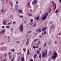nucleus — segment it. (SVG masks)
Here are the masks:
<instances>
[{
  "label": "nucleus",
  "instance_id": "47",
  "mask_svg": "<svg viewBox=\"0 0 61 61\" xmlns=\"http://www.w3.org/2000/svg\"><path fill=\"white\" fill-rule=\"evenodd\" d=\"M20 54H21V52H19V53L18 54V55H20Z\"/></svg>",
  "mask_w": 61,
  "mask_h": 61
},
{
  "label": "nucleus",
  "instance_id": "61",
  "mask_svg": "<svg viewBox=\"0 0 61 61\" xmlns=\"http://www.w3.org/2000/svg\"><path fill=\"white\" fill-rule=\"evenodd\" d=\"M43 35H44V33H42L41 35L42 36H43Z\"/></svg>",
  "mask_w": 61,
  "mask_h": 61
},
{
  "label": "nucleus",
  "instance_id": "49",
  "mask_svg": "<svg viewBox=\"0 0 61 61\" xmlns=\"http://www.w3.org/2000/svg\"><path fill=\"white\" fill-rule=\"evenodd\" d=\"M30 12H32V10L31 9H30Z\"/></svg>",
  "mask_w": 61,
  "mask_h": 61
},
{
  "label": "nucleus",
  "instance_id": "46",
  "mask_svg": "<svg viewBox=\"0 0 61 61\" xmlns=\"http://www.w3.org/2000/svg\"><path fill=\"white\" fill-rule=\"evenodd\" d=\"M36 31L37 32H39V30H36Z\"/></svg>",
  "mask_w": 61,
  "mask_h": 61
},
{
  "label": "nucleus",
  "instance_id": "23",
  "mask_svg": "<svg viewBox=\"0 0 61 61\" xmlns=\"http://www.w3.org/2000/svg\"><path fill=\"white\" fill-rule=\"evenodd\" d=\"M37 39H38L37 38V39H36L34 41V42H36V40H37Z\"/></svg>",
  "mask_w": 61,
  "mask_h": 61
},
{
  "label": "nucleus",
  "instance_id": "29",
  "mask_svg": "<svg viewBox=\"0 0 61 61\" xmlns=\"http://www.w3.org/2000/svg\"><path fill=\"white\" fill-rule=\"evenodd\" d=\"M28 53L27 54H30V52H29V50H28Z\"/></svg>",
  "mask_w": 61,
  "mask_h": 61
},
{
  "label": "nucleus",
  "instance_id": "37",
  "mask_svg": "<svg viewBox=\"0 0 61 61\" xmlns=\"http://www.w3.org/2000/svg\"><path fill=\"white\" fill-rule=\"evenodd\" d=\"M11 54V53L10 52L8 53V54L9 55H10Z\"/></svg>",
  "mask_w": 61,
  "mask_h": 61
},
{
  "label": "nucleus",
  "instance_id": "50",
  "mask_svg": "<svg viewBox=\"0 0 61 61\" xmlns=\"http://www.w3.org/2000/svg\"><path fill=\"white\" fill-rule=\"evenodd\" d=\"M23 51H24L25 52V50L24 49H23Z\"/></svg>",
  "mask_w": 61,
  "mask_h": 61
},
{
  "label": "nucleus",
  "instance_id": "26",
  "mask_svg": "<svg viewBox=\"0 0 61 61\" xmlns=\"http://www.w3.org/2000/svg\"><path fill=\"white\" fill-rule=\"evenodd\" d=\"M15 59V57H13V58L12 59H11V61H14V59Z\"/></svg>",
  "mask_w": 61,
  "mask_h": 61
},
{
  "label": "nucleus",
  "instance_id": "60",
  "mask_svg": "<svg viewBox=\"0 0 61 61\" xmlns=\"http://www.w3.org/2000/svg\"><path fill=\"white\" fill-rule=\"evenodd\" d=\"M56 5H55V8H56Z\"/></svg>",
  "mask_w": 61,
  "mask_h": 61
},
{
  "label": "nucleus",
  "instance_id": "13",
  "mask_svg": "<svg viewBox=\"0 0 61 61\" xmlns=\"http://www.w3.org/2000/svg\"><path fill=\"white\" fill-rule=\"evenodd\" d=\"M21 60L22 61H24L25 60V59H24V58L22 57L21 59Z\"/></svg>",
  "mask_w": 61,
  "mask_h": 61
},
{
  "label": "nucleus",
  "instance_id": "21",
  "mask_svg": "<svg viewBox=\"0 0 61 61\" xmlns=\"http://www.w3.org/2000/svg\"><path fill=\"white\" fill-rule=\"evenodd\" d=\"M10 5H11L12 6H13V3H12V1H10Z\"/></svg>",
  "mask_w": 61,
  "mask_h": 61
},
{
  "label": "nucleus",
  "instance_id": "12",
  "mask_svg": "<svg viewBox=\"0 0 61 61\" xmlns=\"http://www.w3.org/2000/svg\"><path fill=\"white\" fill-rule=\"evenodd\" d=\"M27 6L28 7H29L30 5V3L29 2H28L27 4Z\"/></svg>",
  "mask_w": 61,
  "mask_h": 61
},
{
  "label": "nucleus",
  "instance_id": "44",
  "mask_svg": "<svg viewBox=\"0 0 61 61\" xmlns=\"http://www.w3.org/2000/svg\"><path fill=\"white\" fill-rule=\"evenodd\" d=\"M33 61V59H31L30 60V61Z\"/></svg>",
  "mask_w": 61,
  "mask_h": 61
},
{
  "label": "nucleus",
  "instance_id": "19",
  "mask_svg": "<svg viewBox=\"0 0 61 61\" xmlns=\"http://www.w3.org/2000/svg\"><path fill=\"white\" fill-rule=\"evenodd\" d=\"M41 54H40L39 57V58H40V59H41Z\"/></svg>",
  "mask_w": 61,
  "mask_h": 61
},
{
  "label": "nucleus",
  "instance_id": "55",
  "mask_svg": "<svg viewBox=\"0 0 61 61\" xmlns=\"http://www.w3.org/2000/svg\"><path fill=\"white\" fill-rule=\"evenodd\" d=\"M49 54H51V51H49Z\"/></svg>",
  "mask_w": 61,
  "mask_h": 61
},
{
  "label": "nucleus",
  "instance_id": "45",
  "mask_svg": "<svg viewBox=\"0 0 61 61\" xmlns=\"http://www.w3.org/2000/svg\"><path fill=\"white\" fill-rule=\"evenodd\" d=\"M15 7H18V5H16L15 6Z\"/></svg>",
  "mask_w": 61,
  "mask_h": 61
},
{
  "label": "nucleus",
  "instance_id": "1",
  "mask_svg": "<svg viewBox=\"0 0 61 61\" xmlns=\"http://www.w3.org/2000/svg\"><path fill=\"white\" fill-rule=\"evenodd\" d=\"M48 15V13H46V14H45L44 15V17H42L41 18V19H43V20H45L46 18H47V15Z\"/></svg>",
  "mask_w": 61,
  "mask_h": 61
},
{
  "label": "nucleus",
  "instance_id": "38",
  "mask_svg": "<svg viewBox=\"0 0 61 61\" xmlns=\"http://www.w3.org/2000/svg\"><path fill=\"white\" fill-rule=\"evenodd\" d=\"M2 28H5V26H2Z\"/></svg>",
  "mask_w": 61,
  "mask_h": 61
},
{
  "label": "nucleus",
  "instance_id": "17",
  "mask_svg": "<svg viewBox=\"0 0 61 61\" xmlns=\"http://www.w3.org/2000/svg\"><path fill=\"white\" fill-rule=\"evenodd\" d=\"M46 31H44V35H46Z\"/></svg>",
  "mask_w": 61,
  "mask_h": 61
},
{
  "label": "nucleus",
  "instance_id": "40",
  "mask_svg": "<svg viewBox=\"0 0 61 61\" xmlns=\"http://www.w3.org/2000/svg\"><path fill=\"white\" fill-rule=\"evenodd\" d=\"M4 47H5V50H6V49H7V48H6V47L5 46Z\"/></svg>",
  "mask_w": 61,
  "mask_h": 61
},
{
  "label": "nucleus",
  "instance_id": "15",
  "mask_svg": "<svg viewBox=\"0 0 61 61\" xmlns=\"http://www.w3.org/2000/svg\"><path fill=\"white\" fill-rule=\"evenodd\" d=\"M59 12V11H58V10H56L55 11V13H56V14H57V13H58Z\"/></svg>",
  "mask_w": 61,
  "mask_h": 61
},
{
  "label": "nucleus",
  "instance_id": "32",
  "mask_svg": "<svg viewBox=\"0 0 61 61\" xmlns=\"http://www.w3.org/2000/svg\"><path fill=\"white\" fill-rule=\"evenodd\" d=\"M29 40L28 39L27 40V42H29Z\"/></svg>",
  "mask_w": 61,
  "mask_h": 61
},
{
  "label": "nucleus",
  "instance_id": "48",
  "mask_svg": "<svg viewBox=\"0 0 61 61\" xmlns=\"http://www.w3.org/2000/svg\"><path fill=\"white\" fill-rule=\"evenodd\" d=\"M20 17H22V18H23L24 17H23V16H20Z\"/></svg>",
  "mask_w": 61,
  "mask_h": 61
},
{
  "label": "nucleus",
  "instance_id": "22",
  "mask_svg": "<svg viewBox=\"0 0 61 61\" xmlns=\"http://www.w3.org/2000/svg\"><path fill=\"white\" fill-rule=\"evenodd\" d=\"M37 54H39L40 53V51H38L37 52Z\"/></svg>",
  "mask_w": 61,
  "mask_h": 61
},
{
  "label": "nucleus",
  "instance_id": "11",
  "mask_svg": "<svg viewBox=\"0 0 61 61\" xmlns=\"http://www.w3.org/2000/svg\"><path fill=\"white\" fill-rule=\"evenodd\" d=\"M54 27L55 26L54 25H52L51 26L50 28H51V29H52L53 28H54Z\"/></svg>",
  "mask_w": 61,
  "mask_h": 61
},
{
  "label": "nucleus",
  "instance_id": "9",
  "mask_svg": "<svg viewBox=\"0 0 61 61\" xmlns=\"http://www.w3.org/2000/svg\"><path fill=\"white\" fill-rule=\"evenodd\" d=\"M3 25H7L6 23V21H5V20H3Z\"/></svg>",
  "mask_w": 61,
  "mask_h": 61
},
{
  "label": "nucleus",
  "instance_id": "7",
  "mask_svg": "<svg viewBox=\"0 0 61 61\" xmlns=\"http://www.w3.org/2000/svg\"><path fill=\"white\" fill-rule=\"evenodd\" d=\"M18 12L19 14L22 13V10H18Z\"/></svg>",
  "mask_w": 61,
  "mask_h": 61
},
{
  "label": "nucleus",
  "instance_id": "59",
  "mask_svg": "<svg viewBox=\"0 0 61 61\" xmlns=\"http://www.w3.org/2000/svg\"><path fill=\"white\" fill-rule=\"evenodd\" d=\"M38 46H36V48H38Z\"/></svg>",
  "mask_w": 61,
  "mask_h": 61
},
{
  "label": "nucleus",
  "instance_id": "4",
  "mask_svg": "<svg viewBox=\"0 0 61 61\" xmlns=\"http://www.w3.org/2000/svg\"><path fill=\"white\" fill-rule=\"evenodd\" d=\"M57 56V53L56 52H55L53 54V56H52V58L53 59H54Z\"/></svg>",
  "mask_w": 61,
  "mask_h": 61
},
{
  "label": "nucleus",
  "instance_id": "62",
  "mask_svg": "<svg viewBox=\"0 0 61 61\" xmlns=\"http://www.w3.org/2000/svg\"><path fill=\"white\" fill-rule=\"evenodd\" d=\"M11 30L12 31H13V29L12 28V29H11Z\"/></svg>",
  "mask_w": 61,
  "mask_h": 61
},
{
  "label": "nucleus",
  "instance_id": "14",
  "mask_svg": "<svg viewBox=\"0 0 61 61\" xmlns=\"http://www.w3.org/2000/svg\"><path fill=\"white\" fill-rule=\"evenodd\" d=\"M37 56V54H35L34 55V58H36Z\"/></svg>",
  "mask_w": 61,
  "mask_h": 61
},
{
  "label": "nucleus",
  "instance_id": "52",
  "mask_svg": "<svg viewBox=\"0 0 61 61\" xmlns=\"http://www.w3.org/2000/svg\"><path fill=\"white\" fill-rule=\"evenodd\" d=\"M19 41H17V42H16V43H19Z\"/></svg>",
  "mask_w": 61,
  "mask_h": 61
},
{
  "label": "nucleus",
  "instance_id": "35",
  "mask_svg": "<svg viewBox=\"0 0 61 61\" xmlns=\"http://www.w3.org/2000/svg\"><path fill=\"white\" fill-rule=\"evenodd\" d=\"M28 44H29L28 42H27L26 43V44L27 45H28Z\"/></svg>",
  "mask_w": 61,
  "mask_h": 61
},
{
  "label": "nucleus",
  "instance_id": "31",
  "mask_svg": "<svg viewBox=\"0 0 61 61\" xmlns=\"http://www.w3.org/2000/svg\"><path fill=\"white\" fill-rule=\"evenodd\" d=\"M18 16L19 17H20L21 16H20V15L18 14Z\"/></svg>",
  "mask_w": 61,
  "mask_h": 61
},
{
  "label": "nucleus",
  "instance_id": "36",
  "mask_svg": "<svg viewBox=\"0 0 61 61\" xmlns=\"http://www.w3.org/2000/svg\"><path fill=\"white\" fill-rule=\"evenodd\" d=\"M46 46V43H45V44H44V47H45V46Z\"/></svg>",
  "mask_w": 61,
  "mask_h": 61
},
{
  "label": "nucleus",
  "instance_id": "33",
  "mask_svg": "<svg viewBox=\"0 0 61 61\" xmlns=\"http://www.w3.org/2000/svg\"><path fill=\"white\" fill-rule=\"evenodd\" d=\"M33 21V19H31L30 20V22L31 23H32Z\"/></svg>",
  "mask_w": 61,
  "mask_h": 61
},
{
  "label": "nucleus",
  "instance_id": "28",
  "mask_svg": "<svg viewBox=\"0 0 61 61\" xmlns=\"http://www.w3.org/2000/svg\"><path fill=\"white\" fill-rule=\"evenodd\" d=\"M9 26H6V28H9Z\"/></svg>",
  "mask_w": 61,
  "mask_h": 61
},
{
  "label": "nucleus",
  "instance_id": "25",
  "mask_svg": "<svg viewBox=\"0 0 61 61\" xmlns=\"http://www.w3.org/2000/svg\"><path fill=\"white\" fill-rule=\"evenodd\" d=\"M28 15L29 16H31V15H32V14H28Z\"/></svg>",
  "mask_w": 61,
  "mask_h": 61
},
{
  "label": "nucleus",
  "instance_id": "6",
  "mask_svg": "<svg viewBox=\"0 0 61 61\" xmlns=\"http://www.w3.org/2000/svg\"><path fill=\"white\" fill-rule=\"evenodd\" d=\"M5 32V30H3L2 29L0 31V34H4Z\"/></svg>",
  "mask_w": 61,
  "mask_h": 61
},
{
  "label": "nucleus",
  "instance_id": "58",
  "mask_svg": "<svg viewBox=\"0 0 61 61\" xmlns=\"http://www.w3.org/2000/svg\"><path fill=\"white\" fill-rule=\"evenodd\" d=\"M59 1H60L61 3V0H59Z\"/></svg>",
  "mask_w": 61,
  "mask_h": 61
},
{
  "label": "nucleus",
  "instance_id": "64",
  "mask_svg": "<svg viewBox=\"0 0 61 61\" xmlns=\"http://www.w3.org/2000/svg\"><path fill=\"white\" fill-rule=\"evenodd\" d=\"M57 43V42H56V41H55V44H56Z\"/></svg>",
  "mask_w": 61,
  "mask_h": 61
},
{
  "label": "nucleus",
  "instance_id": "27",
  "mask_svg": "<svg viewBox=\"0 0 61 61\" xmlns=\"http://www.w3.org/2000/svg\"><path fill=\"white\" fill-rule=\"evenodd\" d=\"M4 56H5V57H6V56H7V54H5L4 55Z\"/></svg>",
  "mask_w": 61,
  "mask_h": 61
},
{
  "label": "nucleus",
  "instance_id": "63",
  "mask_svg": "<svg viewBox=\"0 0 61 61\" xmlns=\"http://www.w3.org/2000/svg\"><path fill=\"white\" fill-rule=\"evenodd\" d=\"M39 36L40 37H42V36L41 35H40Z\"/></svg>",
  "mask_w": 61,
  "mask_h": 61
},
{
  "label": "nucleus",
  "instance_id": "3",
  "mask_svg": "<svg viewBox=\"0 0 61 61\" xmlns=\"http://www.w3.org/2000/svg\"><path fill=\"white\" fill-rule=\"evenodd\" d=\"M20 31L22 32L23 31V25H21L20 26Z\"/></svg>",
  "mask_w": 61,
  "mask_h": 61
},
{
  "label": "nucleus",
  "instance_id": "54",
  "mask_svg": "<svg viewBox=\"0 0 61 61\" xmlns=\"http://www.w3.org/2000/svg\"><path fill=\"white\" fill-rule=\"evenodd\" d=\"M16 4H18V2L17 1L16 2Z\"/></svg>",
  "mask_w": 61,
  "mask_h": 61
},
{
  "label": "nucleus",
  "instance_id": "5",
  "mask_svg": "<svg viewBox=\"0 0 61 61\" xmlns=\"http://www.w3.org/2000/svg\"><path fill=\"white\" fill-rule=\"evenodd\" d=\"M37 2V0H35L34 1H33L32 2L33 5H34V4H36Z\"/></svg>",
  "mask_w": 61,
  "mask_h": 61
},
{
  "label": "nucleus",
  "instance_id": "57",
  "mask_svg": "<svg viewBox=\"0 0 61 61\" xmlns=\"http://www.w3.org/2000/svg\"><path fill=\"white\" fill-rule=\"evenodd\" d=\"M30 25H33V23H30Z\"/></svg>",
  "mask_w": 61,
  "mask_h": 61
},
{
  "label": "nucleus",
  "instance_id": "34",
  "mask_svg": "<svg viewBox=\"0 0 61 61\" xmlns=\"http://www.w3.org/2000/svg\"><path fill=\"white\" fill-rule=\"evenodd\" d=\"M10 24H11V22H10L9 23H8V24L9 25H10Z\"/></svg>",
  "mask_w": 61,
  "mask_h": 61
},
{
  "label": "nucleus",
  "instance_id": "42",
  "mask_svg": "<svg viewBox=\"0 0 61 61\" xmlns=\"http://www.w3.org/2000/svg\"><path fill=\"white\" fill-rule=\"evenodd\" d=\"M16 23V22H15V21H14L13 22V23L15 24Z\"/></svg>",
  "mask_w": 61,
  "mask_h": 61
},
{
  "label": "nucleus",
  "instance_id": "30",
  "mask_svg": "<svg viewBox=\"0 0 61 61\" xmlns=\"http://www.w3.org/2000/svg\"><path fill=\"white\" fill-rule=\"evenodd\" d=\"M31 31H29L27 33H31Z\"/></svg>",
  "mask_w": 61,
  "mask_h": 61
},
{
  "label": "nucleus",
  "instance_id": "20",
  "mask_svg": "<svg viewBox=\"0 0 61 61\" xmlns=\"http://www.w3.org/2000/svg\"><path fill=\"white\" fill-rule=\"evenodd\" d=\"M1 12L3 13V12H4V10H1Z\"/></svg>",
  "mask_w": 61,
  "mask_h": 61
},
{
  "label": "nucleus",
  "instance_id": "2",
  "mask_svg": "<svg viewBox=\"0 0 61 61\" xmlns=\"http://www.w3.org/2000/svg\"><path fill=\"white\" fill-rule=\"evenodd\" d=\"M46 55L47 56V50L46 51L45 54L44 52H43L42 53V56L43 57H45L46 56Z\"/></svg>",
  "mask_w": 61,
  "mask_h": 61
},
{
  "label": "nucleus",
  "instance_id": "56",
  "mask_svg": "<svg viewBox=\"0 0 61 61\" xmlns=\"http://www.w3.org/2000/svg\"><path fill=\"white\" fill-rule=\"evenodd\" d=\"M41 50V48H40L39 49V51H40Z\"/></svg>",
  "mask_w": 61,
  "mask_h": 61
},
{
  "label": "nucleus",
  "instance_id": "24",
  "mask_svg": "<svg viewBox=\"0 0 61 61\" xmlns=\"http://www.w3.org/2000/svg\"><path fill=\"white\" fill-rule=\"evenodd\" d=\"M10 50L11 51V52H13H13H14V51L15 50H14V49H11Z\"/></svg>",
  "mask_w": 61,
  "mask_h": 61
},
{
  "label": "nucleus",
  "instance_id": "8",
  "mask_svg": "<svg viewBox=\"0 0 61 61\" xmlns=\"http://www.w3.org/2000/svg\"><path fill=\"white\" fill-rule=\"evenodd\" d=\"M51 8H48L47 11L49 13H50L51 12Z\"/></svg>",
  "mask_w": 61,
  "mask_h": 61
},
{
  "label": "nucleus",
  "instance_id": "51",
  "mask_svg": "<svg viewBox=\"0 0 61 61\" xmlns=\"http://www.w3.org/2000/svg\"><path fill=\"white\" fill-rule=\"evenodd\" d=\"M8 38H9V39H10V36H8Z\"/></svg>",
  "mask_w": 61,
  "mask_h": 61
},
{
  "label": "nucleus",
  "instance_id": "10",
  "mask_svg": "<svg viewBox=\"0 0 61 61\" xmlns=\"http://www.w3.org/2000/svg\"><path fill=\"white\" fill-rule=\"evenodd\" d=\"M47 29V28H46V27H44L43 29H42L41 30L42 31H46V30Z\"/></svg>",
  "mask_w": 61,
  "mask_h": 61
},
{
  "label": "nucleus",
  "instance_id": "43",
  "mask_svg": "<svg viewBox=\"0 0 61 61\" xmlns=\"http://www.w3.org/2000/svg\"><path fill=\"white\" fill-rule=\"evenodd\" d=\"M33 48H34V49H35V48H36V47H35L34 46H33Z\"/></svg>",
  "mask_w": 61,
  "mask_h": 61
},
{
  "label": "nucleus",
  "instance_id": "18",
  "mask_svg": "<svg viewBox=\"0 0 61 61\" xmlns=\"http://www.w3.org/2000/svg\"><path fill=\"white\" fill-rule=\"evenodd\" d=\"M36 23H34V25H33V27H35V26H36Z\"/></svg>",
  "mask_w": 61,
  "mask_h": 61
},
{
  "label": "nucleus",
  "instance_id": "16",
  "mask_svg": "<svg viewBox=\"0 0 61 61\" xmlns=\"http://www.w3.org/2000/svg\"><path fill=\"white\" fill-rule=\"evenodd\" d=\"M38 19H39V17H37L36 18V20H38Z\"/></svg>",
  "mask_w": 61,
  "mask_h": 61
},
{
  "label": "nucleus",
  "instance_id": "41",
  "mask_svg": "<svg viewBox=\"0 0 61 61\" xmlns=\"http://www.w3.org/2000/svg\"><path fill=\"white\" fill-rule=\"evenodd\" d=\"M39 32H41V30H39Z\"/></svg>",
  "mask_w": 61,
  "mask_h": 61
},
{
  "label": "nucleus",
  "instance_id": "39",
  "mask_svg": "<svg viewBox=\"0 0 61 61\" xmlns=\"http://www.w3.org/2000/svg\"><path fill=\"white\" fill-rule=\"evenodd\" d=\"M50 44H51V42H49L48 43V44L49 45H50Z\"/></svg>",
  "mask_w": 61,
  "mask_h": 61
},
{
  "label": "nucleus",
  "instance_id": "53",
  "mask_svg": "<svg viewBox=\"0 0 61 61\" xmlns=\"http://www.w3.org/2000/svg\"><path fill=\"white\" fill-rule=\"evenodd\" d=\"M11 56H10V55L9 56V58H11Z\"/></svg>",
  "mask_w": 61,
  "mask_h": 61
}]
</instances>
